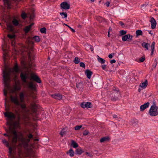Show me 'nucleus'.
<instances>
[{
  "mask_svg": "<svg viewBox=\"0 0 158 158\" xmlns=\"http://www.w3.org/2000/svg\"><path fill=\"white\" fill-rule=\"evenodd\" d=\"M127 31L124 30H121L120 31V36L123 35H125L127 33Z\"/></svg>",
  "mask_w": 158,
  "mask_h": 158,
  "instance_id": "41",
  "label": "nucleus"
},
{
  "mask_svg": "<svg viewBox=\"0 0 158 158\" xmlns=\"http://www.w3.org/2000/svg\"><path fill=\"white\" fill-rule=\"evenodd\" d=\"M145 60V58L144 57L142 56V57H141L139 59V61L140 62H143Z\"/></svg>",
  "mask_w": 158,
  "mask_h": 158,
  "instance_id": "49",
  "label": "nucleus"
},
{
  "mask_svg": "<svg viewBox=\"0 0 158 158\" xmlns=\"http://www.w3.org/2000/svg\"><path fill=\"white\" fill-rule=\"evenodd\" d=\"M31 106L33 112H36L37 111V108L38 107L37 105L35 104H32Z\"/></svg>",
  "mask_w": 158,
  "mask_h": 158,
  "instance_id": "30",
  "label": "nucleus"
},
{
  "mask_svg": "<svg viewBox=\"0 0 158 158\" xmlns=\"http://www.w3.org/2000/svg\"><path fill=\"white\" fill-rule=\"evenodd\" d=\"M40 32L41 33L46 34V29L45 27H44L40 29Z\"/></svg>",
  "mask_w": 158,
  "mask_h": 158,
  "instance_id": "38",
  "label": "nucleus"
},
{
  "mask_svg": "<svg viewBox=\"0 0 158 158\" xmlns=\"http://www.w3.org/2000/svg\"><path fill=\"white\" fill-rule=\"evenodd\" d=\"M110 140V138L108 136H105L102 138L100 139V142L103 143L105 141H108Z\"/></svg>",
  "mask_w": 158,
  "mask_h": 158,
  "instance_id": "25",
  "label": "nucleus"
},
{
  "mask_svg": "<svg viewBox=\"0 0 158 158\" xmlns=\"http://www.w3.org/2000/svg\"><path fill=\"white\" fill-rule=\"evenodd\" d=\"M80 59L77 57H75L74 62L76 64H78L80 62Z\"/></svg>",
  "mask_w": 158,
  "mask_h": 158,
  "instance_id": "40",
  "label": "nucleus"
},
{
  "mask_svg": "<svg viewBox=\"0 0 158 158\" xmlns=\"http://www.w3.org/2000/svg\"><path fill=\"white\" fill-rule=\"evenodd\" d=\"M148 85V81L147 80L144 81L143 82L141 83L139 86L142 88H143L144 89Z\"/></svg>",
  "mask_w": 158,
  "mask_h": 158,
  "instance_id": "27",
  "label": "nucleus"
},
{
  "mask_svg": "<svg viewBox=\"0 0 158 158\" xmlns=\"http://www.w3.org/2000/svg\"><path fill=\"white\" fill-rule=\"evenodd\" d=\"M12 23L15 26H17L19 24V22L18 20L15 18L13 19L12 21Z\"/></svg>",
  "mask_w": 158,
  "mask_h": 158,
  "instance_id": "29",
  "label": "nucleus"
},
{
  "mask_svg": "<svg viewBox=\"0 0 158 158\" xmlns=\"http://www.w3.org/2000/svg\"><path fill=\"white\" fill-rule=\"evenodd\" d=\"M6 125L11 126L12 125V123L11 122L8 121L6 123Z\"/></svg>",
  "mask_w": 158,
  "mask_h": 158,
  "instance_id": "57",
  "label": "nucleus"
},
{
  "mask_svg": "<svg viewBox=\"0 0 158 158\" xmlns=\"http://www.w3.org/2000/svg\"><path fill=\"white\" fill-rule=\"evenodd\" d=\"M12 151V149L10 147H9V152L10 155L11 154Z\"/></svg>",
  "mask_w": 158,
  "mask_h": 158,
  "instance_id": "53",
  "label": "nucleus"
},
{
  "mask_svg": "<svg viewBox=\"0 0 158 158\" xmlns=\"http://www.w3.org/2000/svg\"><path fill=\"white\" fill-rule=\"evenodd\" d=\"M157 62H155V64H153L152 66L154 67V68H155L156 66L157 65Z\"/></svg>",
  "mask_w": 158,
  "mask_h": 158,
  "instance_id": "59",
  "label": "nucleus"
},
{
  "mask_svg": "<svg viewBox=\"0 0 158 158\" xmlns=\"http://www.w3.org/2000/svg\"><path fill=\"white\" fill-rule=\"evenodd\" d=\"M133 36L130 34L125 35L122 37V40L123 41H128L132 40Z\"/></svg>",
  "mask_w": 158,
  "mask_h": 158,
  "instance_id": "12",
  "label": "nucleus"
},
{
  "mask_svg": "<svg viewBox=\"0 0 158 158\" xmlns=\"http://www.w3.org/2000/svg\"><path fill=\"white\" fill-rule=\"evenodd\" d=\"M64 25H65V26H67L72 32H74L75 31V30L73 29L72 28L70 27L67 24L64 23Z\"/></svg>",
  "mask_w": 158,
  "mask_h": 158,
  "instance_id": "43",
  "label": "nucleus"
},
{
  "mask_svg": "<svg viewBox=\"0 0 158 158\" xmlns=\"http://www.w3.org/2000/svg\"><path fill=\"white\" fill-rule=\"evenodd\" d=\"M115 91V92H113L111 98V100L114 102L118 100V97L119 95L118 90H116Z\"/></svg>",
  "mask_w": 158,
  "mask_h": 158,
  "instance_id": "8",
  "label": "nucleus"
},
{
  "mask_svg": "<svg viewBox=\"0 0 158 158\" xmlns=\"http://www.w3.org/2000/svg\"><path fill=\"white\" fill-rule=\"evenodd\" d=\"M3 135L6 136L8 137H10V135H9L7 134H6V133L4 134Z\"/></svg>",
  "mask_w": 158,
  "mask_h": 158,
  "instance_id": "63",
  "label": "nucleus"
},
{
  "mask_svg": "<svg viewBox=\"0 0 158 158\" xmlns=\"http://www.w3.org/2000/svg\"><path fill=\"white\" fill-rule=\"evenodd\" d=\"M8 142L5 139H4V140H3L2 142L3 143H4L5 144L6 143H7Z\"/></svg>",
  "mask_w": 158,
  "mask_h": 158,
  "instance_id": "62",
  "label": "nucleus"
},
{
  "mask_svg": "<svg viewBox=\"0 0 158 158\" xmlns=\"http://www.w3.org/2000/svg\"><path fill=\"white\" fill-rule=\"evenodd\" d=\"M150 103L149 102H147L146 103L141 105L140 106V111H143L144 110L149 106Z\"/></svg>",
  "mask_w": 158,
  "mask_h": 158,
  "instance_id": "13",
  "label": "nucleus"
},
{
  "mask_svg": "<svg viewBox=\"0 0 158 158\" xmlns=\"http://www.w3.org/2000/svg\"><path fill=\"white\" fill-rule=\"evenodd\" d=\"M119 24H120L123 28H125V27L127 26V25H126L122 21H119Z\"/></svg>",
  "mask_w": 158,
  "mask_h": 158,
  "instance_id": "42",
  "label": "nucleus"
},
{
  "mask_svg": "<svg viewBox=\"0 0 158 158\" xmlns=\"http://www.w3.org/2000/svg\"><path fill=\"white\" fill-rule=\"evenodd\" d=\"M98 57V61L102 64H104L105 62V60L102 58L99 57V56Z\"/></svg>",
  "mask_w": 158,
  "mask_h": 158,
  "instance_id": "36",
  "label": "nucleus"
},
{
  "mask_svg": "<svg viewBox=\"0 0 158 158\" xmlns=\"http://www.w3.org/2000/svg\"><path fill=\"white\" fill-rule=\"evenodd\" d=\"M143 35L142 31L140 30H138L136 31V36L137 37L139 35Z\"/></svg>",
  "mask_w": 158,
  "mask_h": 158,
  "instance_id": "33",
  "label": "nucleus"
},
{
  "mask_svg": "<svg viewBox=\"0 0 158 158\" xmlns=\"http://www.w3.org/2000/svg\"><path fill=\"white\" fill-rule=\"evenodd\" d=\"M71 146L74 148H76L78 147V144L74 140H72L71 141Z\"/></svg>",
  "mask_w": 158,
  "mask_h": 158,
  "instance_id": "21",
  "label": "nucleus"
},
{
  "mask_svg": "<svg viewBox=\"0 0 158 158\" xmlns=\"http://www.w3.org/2000/svg\"><path fill=\"white\" fill-rule=\"evenodd\" d=\"M82 127L81 125H77L75 127V129L76 130H78L80 129V128Z\"/></svg>",
  "mask_w": 158,
  "mask_h": 158,
  "instance_id": "47",
  "label": "nucleus"
},
{
  "mask_svg": "<svg viewBox=\"0 0 158 158\" xmlns=\"http://www.w3.org/2000/svg\"><path fill=\"white\" fill-rule=\"evenodd\" d=\"M13 71L16 73H18L19 71V68L18 64L16 63L13 68Z\"/></svg>",
  "mask_w": 158,
  "mask_h": 158,
  "instance_id": "26",
  "label": "nucleus"
},
{
  "mask_svg": "<svg viewBox=\"0 0 158 158\" xmlns=\"http://www.w3.org/2000/svg\"><path fill=\"white\" fill-rule=\"evenodd\" d=\"M25 95L23 92H20L19 94V100L17 96L11 95L10 98L11 102L17 106H20L22 110L26 111L27 106L24 103Z\"/></svg>",
  "mask_w": 158,
  "mask_h": 158,
  "instance_id": "1",
  "label": "nucleus"
},
{
  "mask_svg": "<svg viewBox=\"0 0 158 158\" xmlns=\"http://www.w3.org/2000/svg\"><path fill=\"white\" fill-rule=\"evenodd\" d=\"M10 71H3V75L2 77H3L4 87L7 89H8L10 87L9 82H10Z\"/></svg>",
  "mask_w": 158,
  "mask_h": 158,
  "instance_id": "4",
  "label": "nucleus"
},
{
  "mask_svg": "<svg viewBox=\"0 0 158 158\" xmlns=\"http://www.w3.org/2000/svg\"><path fill=\"white\" fill-rule=\"evenodd\" d=\"M90 49H91V51H93L94 50L93 46H91V45H90Z\"/></svg>",
  "mask_w": 158,
  "mask_h": 158,
  "instance_id": "64",
  "label": "nucleus"
},
{
  "mask_svg": "<svg viewBox=\"0 0 158 158\" xmlns=\"http://www.w3.org/2000/svg\"><path fill=\"white\" fill-rule=\"evenodd\" d=\"M60 7L61 9L68 10L70 8V5L67 2H63L60 4Z\"/></svg>",
  "mask_w": 158,
  "mask_h": 158,
  "instance_id": "11",
  "label": "nucleus"
},
{
  "mask_svg": "<svg viewBox=\"0 0 158 158\" xmlns=\"http://www.w3.org/2000/svg\"><path fill=\"white\" fill-rule=\"evenodd\" d=\"M66 134V131H64V129H62L60 132V134L62 137H63V135Z\"/></svg>",
  "mask_w": 158,
  "mask_h": 158,
  "instance_id": "45",
  "label": "nucleus"
},
{
  "mask_svg": "<svg viewBox=\"0 0 158 158\" xmlns=\"http://www.w3.org/2000/svg\"><path fill=\"white\" fill-rule=\"evenodd\" d=\"M32 40H33L36 42H38L40 41V38L38 36H35L32 38Z\"/></svg>",
  "mask_w": 158,
  "mask_h": 158,
  "instance_id": "34",
  "label": "nucleus"
},
{
  "mask_svg": "<svg viewBox=\"0 0 158 158\" xmlns=\"http://www.w3.org/2000/svg\"><path fill=\"white\" fill-rule=\"evenodd\" d=\"M21 89V86L19 85V83L18 85L15 84L13 86L12 89L11 90V92L13 93H15L16 94L17 91H19Z\"/></svg>",
  "mask_w": 158,
  "mask_h": 158,
  "instance_id": "9",
  "label": "nucleus"
},
{
  "mask_svg": "<svg viewBox=\"0 0 158 158\" xmlns=\"http://www.w3.org/2000/svg\"><path fill=\"white\" fill-rule=\"evenodd\" d=\"M80 67L84 68H85V64L83 62H81L80 63Z\"/></svg>",
  "mask_w": 158,
  "mask_h": 158,
  "instance_id": "50",
  "label": "nucleus"
},
{
  "mask_svg": "<svg viewBox=\"0 0 158 158\" xmlns=\"http://www.w3.org/2000/svg\"><path fill=\"white\" fill-rule=\"evenodd\" d=\"M35 55L34 53L30 52L28 53V59L31 62L35 60Z\"/></svg>",
  "mask_w": 158,
  "mask_h": 158,
  "instance_id": "15",
  "label": "nucleus"
},
{
  "mask_svg": "<svg viewBox=\"0 0 158 158\" xmlns=\"http://www.w3.org/2000/svg\"><path fill=\"white\" fill-rule=\"evenodd\" d=\"M66 154L69 155L70 157H73L74 155V152L72 149L70 148L68 151L66 152Z\"/></svg>",
  "mask_w": 158,
  "mask_h": 158,
  "instance_id": "24",
  "label": "nucleus"
},
{
  "mask_svg": "<svg viewBox=\"0 0 158 158\" xmlns=\"http://www.w3.org/2000/svg\"><path fill=\"white\" fill-rule=\"evenodd\" d=\"M84 152L81 148H77L75 151V154L77 155H81Z\"/></svg>",
  "mask_w": 158,
  "mask_h": 158,
  "instance_id": "22",
  "label": "nucleus"
},
{
  "mask_svg": "<svg viewBox=\"0 0 158 158\" xmlns=\"http://www.w3.org/2000/svg\"><path fill=\"white\" fill-rule=\"evenodd\" d=\"M60 15L61 16H64V17H62L63 18H66L67 16V14L66 12H60Z\"/></svg>",
  "mask_w": 158,
  "mask_h": 158,
  "instance_id": "39",
  "label": "nucleus"
},
{
  "mask_svg": "<svg viewBox=\"0 0 158 158\" xmlns=\"http://www.w3.org/2000/svg\"><path fill=\"white\" fill-rule=\"evenodd\" d=\"M114 55V53H112L111 54H110L109 55L108 57L110 58L111 59L113 57V56Z\"/></svg>",
  "mask_w": 158,
  "mask_h": 158,
  "instance_id": "52",
  "label": "nucleus"
},
{
  "mask_svg": "<svg viewBox=\"0 0 158 158\" xmlns=\"http://www.w3.org/2000/svg\"><path fill=\"white\" fill-rule=\"evenodd\" d=\"M34 24V23H32L28 26H27L25 27V29H24L25 33H27L30 30L32 26Z\"/></svg>",
  "mask_w": 158,
  "mask_h": 158,
  "instance_id": "17",
  "label": "nucleus"
},
{
  "mask_svg": "<svg viewBox=\"0 0 158 158\" xmlns=\"http://www.w3.org/2000/svg\"><path fill=\"white\" fill-rule=\"evenodd\" d=\"M76 87L79 89L80 90H82L84 88V86L83 82L81 81L77 83L76 84Z\"/></svg>",
  "mask_w": 158,
  "mask_h": 158,
  "instance_id": "16",
  "label": "nucleus"
},
{
  "mask_svg": "<svg viewBox=\"0 0 158 158\" xmlns=\"http://www.w3.org/2000/svg\"><path fill=\"white\" fill-rule=\"evenodd\" d=\"M149 46V44L148 43H146L145 42H143L142 44V46L143 48H145L147 50L148 49V46Z\"/></svg>",
  "mask_w": 158,
  "mask_h": 158,
  "instance_id": "31",
  "label": "nucleus"
},
{
  "mask_svg": "<svg viewBox=\"0 0 158 158\" xmlns=\"http://www.w3.org/2000/svg\"><path fill=\"white\" fill-rule=\"evenodd\" d=\"M110 2H108V1H107L105 3V4L106 5V6H107V7H108L109 6V5H110Z\"/></svg>",
  "mask_w": 158,
  "mask_h": 158,
  "instance_id": "56",
  "label": "nucleus"
},
{
  "mask_svg": "<svg viewBox=\"0 0 158 158\" xmlns=\"http://www.w3.org/2000/svg\"><path fill=\"white\" fill-rule=\"evenodd\" d=\"M30 73L26 71L21 72L20 74V77L22 81L24 83L27 82V80L29 79L35 81L36 82L40 83L41 81L39 77L34 73H31L30 77Z\"/></svg>",
  "mask_w": 158,
  "mask_h": 158,
  "instance_id": "2",
  "label": "nucleus"
},
{
  "mask_svg": "<svg viewBox=\"0 0 158 158\" xmlns=\"http://www.w3.org/2000/svg\"><path fill=\"white\" fill-rule=\"evenodd\" d=\"M19 120L13 123V128L12 130L10 127L9 130H7L6 131V132L8 133H9L10 131L12 135V142L13 143H17L18 138L17 132L16 129H20L21 128L19 121Z\"/></svg>",
  "mask_w": 158,
  "mask_h": 158,
  "instance_id": "3",
  "label": "nucleus"
},
{
  "mask_svg": "<svg viewBox=\"0 0 158 158\" xmlns=\"http://www.w3.org/2000/svg\"><path fill=\"white\" fill-rule=\"evenodd\" d=\"M5 5H7L8 9H10L11 8V3L10 0H3Z\"/></svg>",
  "mask_w": 158,
  "mask_h": 158,
  "instance_id": "20",
  "label": "nucleus"
},
{
  "mask_svg": "<svg viewBox=\"0 0 158 158\" xmlns=\"http://www.w3.org/2000/svg\"><path fill=\"white\" fill-rule=\"evenodd\" d=\"M7 29L10 32H14V29L13 26L10 24L7 25Z\"/></svg>",
  "mask_w": 158,
  "mask_h": 158,
  "instance_id": "23",
  "label": "nucleus"
},
{
  "mask_svg": "<svg viewBox=\"0 0 158 158\" xmlns=\"http://www.w3.org/2000/svg\"><path fill=\"white\" fill-rule=\"evenodd\" d=\"M80 106L83 108H92V105L90 102H83L81 104Z\"/></svg>",
  "mask_w": 158,
  "mask_h": 158,
  "instance_id": "10",
  "label": "nucleus"
},
{
  "mask_svg": "<svg viewBox=\"0 0 158 158\" xmlns=\"http://www.w3.org/2000/svg\"><path fill=\"white\" fill-rule=\"evenodd\" d=\"M150 22L151 23V28L152 29H154L155 28H156V20L153 18L152 17L151 18Z\"/></svg>",
  "mask_w": 158,
  "mask_h": 158,
  "instance_id": "14",
  "label": "nucleus"
},
{
  "mask_svg": "<svg viewBox=\"0 0 158 158\" xmlns=\"http://www.w3.org/2000/svg\"><path fill=\"white\" fill-rule=\"evenodd\" d=\"M115 62H116V60L114 59H113L110 61V63L111 64L114 63H115Z\"/></svg>",
  "mask_w": 158,
  "mask_h": 158,
  "instance_id": "55",
  "label": "nucleus"
},
{
  "mask_svg": "<svg viewBox=\"0 0 158 158\" xmlns=\"http://www.w3.org/2000/svg\"><path fill=\"white\" fill-rule=\"evenodd\" d=\"M106 65H102V68L104 70H105L106 68Z\"/></svg>",
  "mask_w": 158,
  "mask_h": 158,
  "instance_id": "54",
  "label": "nucleus"
},
{
  "mask_svg": "<svg viewBox=\"0 0 158 158\" xmlns=\"http://www.w3.org/2000/svg\"><path fill=\"white\" fill-rule=\"evenodd\" d=\"M158 107L154 102V104L152 105L149 111V115L152 116H155L158 115Z\"/></svg>",
  "mask_w": 158,
  "mask_h": 158,
  "instance_id": "6",
  "label": "nucleus"
},
{
  "mask_svg": "<svg viewBox=\"0 0 158 158\" xmlns=\"http://www.w3.org/2000/svg\"><path fill=\"white\" fill-rule=\"evenodd\" d=\"M155 43L154 42H153L152 43V44H151V50H154L155 49Z\"/></svg>",
  "mask_w": 158,
  "mask_h": 158,
  "instance_id": "44",
  "label": "nucleus"
},
{
  "mask_svg": "<svg viewBox=\"0 0 158 158\" xmlns=\"http://www.w3.org/2000/svg\"><path fill=\"white\" fill-rule=\"evenodd\" d=\"M3 93H4V95L6 96H7V90H6L5 89H3Z\"/></svg>",
  "mask_w": 158,
  "mask_h": 158,
  "instance_id": "48",
  "label": "nucleus"
},
{
  "mask_svg": "<svg viewBox=\"0 0 158 158\" xmlns=\"http://www.w3.org/2000/svg\"><path fill=\"white\" fill-rule=\"evenodd\" d=\"M28 87L29 88L32 90H35L36 88L35 85H34L31 82L28 85Z\"/></svg>",
  "mask_w": 158,
  "mask_h": 158,
  "instance_id": "28",
  "label": "nucleus"
},
{
  "mask_svg": "<svg viewBox=\"0 0 158 158\" xmlns=\"http://www.w3.org/2000/svg\"><path fill=\"white\" fill-rule=\"evenodd\" d=\"M21 16L23 19H25L27 17V15L25 13H23L22 15Z\"/></svg>",
  "mask_w": 158,
  "mask_h": 158,
  "instance_id": "51",
  "label": "nucleus"
},
{
  "mask_svg": "<svg viewBox=\"0 0 158 158\" xmlns=\"http://www.w3.org/2000/svg\"><path fill=\"white\" fill-rule=\"evenodd\" d=\"M7 36L10 39H14L15 38V35L14 34L13 35L8 34Z\"/></svg>",
  "mask_w": 158,
  "mask_h": 158,
  "instance_id": "37",
  "label": "nucleus"
},
{
  "mask_svg": "<svg viewBox=\"0 0 158 158\" xmlns=\"http://www.w3.org/2000/svg\"><path fill=\"white\" fill-rule=\"evenodd\" d=\"M89 133V131H88L85 130L83 132V134L84 136H86L88 135Z\"/></svg>",
  "mask_w": 158,
  "mask_h": 158,
  "instance_id": "46",
  "label": "nucleus"
},
{
  "mask_svg": "<svg viewBox=\"0 0 158 158\" xmlns=\"http://www.w3.org/2000/svg\"><path fill=\"white\" fill-rule=\"evenodd\" d=\"M5 144V145H6V147H8V148H9V147H10L9 146V143L8 142L6 143Z\"/></svg>",
  "mask_w": 158,
  "mask_h": 158,
  "instance_id": "60",
  "label": "nucleus"
},
{
  "mask_svg": "<svg viewBox=\"0 0 158 158\" xmlns=\"http://www.w3.org/2000/svg\"><path fill=\"white\" fill-rule=\"evenodd\" d=\"M20 135L21 137V138H19L18 139L21 142V144L23 146L24 148H26L28 147V143L30 141V139H32L33 135L31 134H30L28 135V138H24L22 133L20 132Z\"/></svg>",
  "mask_w": 158,
  "mask_h": 158,
  "instance_id": "5",
  "label": "nucleus"
},
{
  "mask_svg": "<svg viewBox=\"0 0 158 158\" xmlns=\"http://www.w3.org/2000/svg\"><path fill=\"white\" fill-rule=\"evenodd\" d=\"M8 109L6 108L5 110L6 112L4 113L5 117H6L10 121L13 120H15L16 118V116L15 114L11 111H8Z\"/></svg>",
  "mask_w": 158,
  "mask_h": 158,
  "instance_id": "7",
  "label": "nucleus"
},
{
  "mask_svg": "<svg viewBox=\"0 0 158 158\" xmlns=\"http://www.w3.org/2000/svg\"><path fill=\"white\" fill-rule=\"evenodd\" d=\"M52 96L53 98L57 100H60L62 98L61 94L59 93L53 94Z\"/></svg>",
  "mask_w": 158,
  "mask_h": 158,
  "instance_id": "18",
  "label": "nucleus"
},
{
  "mask_svg": "<svg viewBox=\"0 0 158 158\" xmlns=\"http://www.w3.org/2000/svg\"><path fill=\"white\" fill-rule=\"evenodd\" d=\"M22 0H13L14 2H19L20 1H21Z\"/></svg>",
  "mask_w": 158,
  "mask_h": 158,
  "instance_id": "61",
  "label": "nucleus"
},
{
  "mask_svg": "<svg viewBox=\"0 0 158 158\" xmlns=\"http://www.w3.org/2000/svg\"><path fill=\"white\" fill-rule=\"evenodd\" d=\"M34 10L33 9H32L31 10V13L30 15V19L31 20L33 19L35 17V15L34 14Z\"/></svg>",
  "mask_w": 158,
  "mask_h": 158,
  "instance_id": "32",
  "label": "nucleus"
},
{
  "mask_svg": "<svg viewBox=\"0 0 158 158\" xmlns=\"http://www.w3.org/2000/svg\"><path fill=\"white\" fill-rule=\"evenodd\" d=\"M85 73L87 77L89 79L91 77L93 74L92 72L89 69H86L85 72Z\"/></svg>",
  "mask_w": 158,
  "mask_h": 158,
  "instance_id": "19",
  "label": "nucleus"
},
{
  "mask_svg": "<svg viewBox=\"0 0 158 158\" xmlns=\"http://www.w3.org/2000/svg\"><path fill=\"white\" fill-rule=\"evenodd\" d=\"M85 154L90 157H92V155L91 154H90L89 153L87 152H85Z\"/></svg>",
  "mask_w": 158,
  "mask_h": 158,
  "instance_id": "58",
  "label": "nucleus"
},
{
  "mask_svg": "<svg viewBox=\"0 0 158 158\" xmlns=\"http://www.w3.org/2000/svg\"><path fill=\"white\" fill-rule=\"evenodd\" d=\"M97 20L100 22L105 21V19L101 16H98L97 18Z\"/></svg>",
  "mask_w": 158,
  "mask_h": 158,
  "instance_id": "35",
  "label": "nucleus"
}]
</instances>
